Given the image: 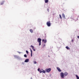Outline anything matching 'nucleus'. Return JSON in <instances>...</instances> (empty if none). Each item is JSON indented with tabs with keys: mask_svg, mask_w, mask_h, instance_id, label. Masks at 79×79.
Returning <instances> with one entry per match:
<instances>
[{
	"mask_svg": "<svg viewBox=\"0 0 79 79\" xmlns=\"http://www.w3.org/2000/svg\"><path fill=\"white\" fill-rule=\"evenodd\" d=\"M45 73V70H44L43 69H41L40 70V73Z\"/></svg>",
	"mask_w": 79,
	"mask_h": 79,
	"instance_id": "obj_4",
	"label": "nucleus"
},
{
	"mask_svg": "<svg viewBox=\"0 0 79 79\" xmlns=\"http://www.w3.org/2000/svg\"><path fill=\"white\" fill-rule=\"evenodd\" d=\"M38 71H40V68H38Z\"/></svg>",
	"mask_w": 79,
	"mask_h": 79,
	"instance_id": "obj_23",
	"label": "nucleus"
},
{
	"mask_svg": "<svg viewBox=\"0 0 79 79\" xmlns=\"http://www.w3.org/2000/svg\"><path fill=\"white\" fill-rule=\"evenodd\" d=\"M34 64H36L37 62H36V61H34Z\"/></svg>",
	"mask_w": 79,
	"mask_h": 79,
	"instance_id": "obj_22",
	"label": "nucleus"
},
{
	"mask_svg": "<svg viewBox=\"0 0 79 79\" xmlns=\"http://www.w3.org/2000/svg\"><path fill=\"white\" fill-rule=\"evenodd\" d=\"M59 16L61 19H62V17H61V16L60 15H59Z\"/></svg>",
	"mask_w": 79,
	"mask_h": 79,
	"instance_id": "obj_17",
	"label": "nucleus"
},
{
	"mask_svg": "<svg viewBox=\"0 0 79 79\" xmlns=\"http://www.w3.org/2000/svg\"><path fill=\"white\" fill-rule=\"evenodd\" d=\"M42 42H44V43L45 44L46 43H47V40H45L44 39H43L42 40Z\"/></svg>",
	"mask_w": 79,
	"mask_h": 79,
	"instance_id": "obj_8",
	"label": "nucleus"
},
{
	"mask_svg": "<svg viewBox=\"0 0 79 79\" xmlns=\"http://www.w3.org/2000/svg\"><path fill=\"white\" fill-rule=\"evenodd\" d=\"M60 76L62 78H64L65 76H68V73L65 72L64 73L63 72L60 73Z\"/></svg>",
	"mask_w": 79,
	"mask_h": 79,
	"instance_id": "obj_1",
	"label": "nucleus"
},
{
	"mask_svg": "<svg viewBox=\"0 0 79 79\" xmlns=\"http://www.w3.org/2000/svg\"><path fill=\"white\" fill-rule=\"evenodd\" d=\"M56 69H57V70H58V71H59V72H61V69H60V68L57 67Z\"/></svg>",
	"mask_w": 79,
	"mask_h": 79,
	"instance_id": "obj_6",
	"label": "nucleus"
},
{
	"mask_svg": "<svg viewBox=\"0 0 79 79\" xmlns=\"http://www.w3.org/2000/svg\"><path fill=\"white\" fill-rule=\"evenodd\" d=\"M47 10V11H49V9H48Z\"/></svg>",
	"mask_w": 79,
	"mask_h": 79,
	"instance_id": "obj_25",
	"label": "nucleus"
},
{
	"mask_svg": "<svg viewBox=\"0 0 79 79\" xmlns=\"http://www.w3.org/2000/svg\"><path fill=\"white\" fill-rule=\"evenodd\" d=\"M39 46H40V45H41V42H39Z\"/></svg>",
	"mask_w": 79,
	"mask_h": 79,
	"instance_id": "obj_20",
	"label": "nucleus"
},
{
	"mask_svg": "<svg viewBox=\"0 0 79 79\" xmlns=\"http://www.w3.org/2000/svg\"><path fill=\"white\" fill-rule=\"evenodd\" d=\"M66 48L67 49V50H70V48H69L68 46L66 47Z\"/></svg>",
	"mask_w": 79,
	"mask_h": 79,
	"instance_id": "obj_12",
	"label": "nucleus"
},
{
	"mask_svg": "<svg viewBox=\"0 0 79 79\" xmlns=\"http://www.w3.org/2000/svg\"><path fill=\"white\" fill-rule=\"evenodd\" d=\"M24 56L25 57H27V55H26V54H25L24 55Z\"/></svg>",
	"mask_w": 79,
	"mask_h": 79,
	"instance_id": "obj_19",
	"label": "nucleus"
},
{
	"mask_svg": "<svg viewBox=\"0 0 79 79\" xmlns=\"http://www.w3.org/2000/svg\"><path fill=\"white\" fill-rule=\"evenodd\" d=\"M29 60L28 59H26V60H25L24 62H25V63H27V62H29Z\"/></svg>",
	"mask_w": 79,
	"mask_h": 79,
	"instance_id": "obj_7",
	"label": "nucleus"
},
{
	"mask_svg": "<svg viewBox=\"0 0 79 79\" xmlns=\"http://www.w3.org/2000/svg\"><path fill=\"white\" fill-rule=\"evenodd\" d=\"M76 76L77 79H79V77L78 76H77V75H76Z\"/></svg>",
	"mask_w": 79,
	"mask_h": 79,
	"instance_id": "obj_13",
	"label": "nucleus"
},
{
	"mask_svg": "<svg viewBox=\"0 0 79 79\" xmlns=\"http://www.w3.org/2000/svg\"><path fill=\"white\" fill-rule=\"evenodd\" d=\"M30 50L31 52V56H32V49H30Z\"/></svg>",
	"mask_w": 79,
	"mask_h": 79,
	"instance_id": "obj_10",
	"label": "nucleus"
},
{
	"mask_svg": "<svg viewBox=\"0 0 79 79\" xmlns=\"http://www.w3.org/2000/svg\"><path fill=\"white\" fill-rule=\"evenodd\" d=\"M62 18H65V15H64V13H63L62 14Z\"/></svg>",
	"mask_w": 79,
	"mask_h": 79,
	"instance_id": "obj_9",
	"label": "nucleus"
},
{
	"mask_svg": "<svg viewBox=\"0 0 79 79\" xmlns=\"http://www.w3.org/2000/svg\"><path fill=\"white\" fill-rule=\"evenodd\" d=\"M26 52L27 53V54H28V53H29V52H28V51H26Z\"/></svg>",
	"mask_w": 79,
	"mask_h": 79,
	"instance_id": "obj_21",
	"label": "nucleus"
},
{
	"mask_svg": "<svg viewBox=\"0 0 79 79\" xmlns=\"http://www.w3.org/2000/svg\"><path fill=\"white\" fill-rule=\"evenodd\" d=\"M30 31L31 32V33H32L33 32V30L32 29H30Z\"/></svg>",
	"mask_w": 79,
	"mask_h": 79,
	"instance_id": "obj_11",
	"label": "nucleus"
},
{
	"mask_svg": "<svg viewBox=\"0 0 79 79\" xmlns=\"http://www.w3.org/2000/svg\"><path fill=\"white\" fill-rule=\"evenodd\" d=\"M51 68L46 69L45 70V71H46V72H47V73H50L51 71Z\"/></svg>",
	"mask_w": 79,
	"mask_h": 79,
	"instance_id": "obj_2",
	"label": "nucleus"
},
{
	"mask_svg": "<svg viewBox=\"0 0 79 79\" xmlns=\"http://www.w3.org/2000/svg\"><path fill=\"white\" fill-rule=\"evenodd\" d=\"M31 48H32V50H34V46H33L31 45Z\"/></svg>",
	"mask_w": 79,
	"mask_h": 79,
	"instance_id": "obj_15",
	"label": "nucleus"
},
{
	"mask_svg": "<svg viewBox=\"0 0 79 79\" xmlns=\"http://www.w3.org/2000/svg\"><path fill=\"white\" fill-rule=\"evenodd\" d=\"M46 24L48 27H50L51 26V23H50V21H49L47 22L46 23Z\"/></svg>",
	"mask_w": 79,
	"mask_h": 79,
	"instance_id": "obj_3",
	"label": "nucleus"
},
{
	"mask_svg": "<svg viewBox=\"0 0 79 79\" xmlns=\"http://www.w3.org/2000/svg\"><path fill=\"white\" fill-rule=\"evenodd\" d=\"M45 3H48V0H45Z\"/></svg>",
	"mask_w": 79,
	"mask_h": 79,
	"instance_id": "obj_14",
	"label": "nucleus"
},
{
	"mask_svg": "<svg viewBox=\"0 0 79 79\" xmlns=\"http://www.w3.org/2000/svg\"><path fill=\"white\" fill-rule=\"evenodd\" d=\"M4 3V2L3 1H2L1 2V4L3 5Z\"/></svg>",
	"mask_w": 79,
	"mask_h": 79,
	"instance_id": "obj_16",
	"label": "nucleus"
},
{
	"mask_svg": "<svg viewBox=\"0 0 79 79\" xmlns=\"http://www.w3.org/2000/svg\"><path fill=\"white\" fill-rule=\"evenodd\" d=\"M33 51H35V49H33Z\"/></svg>",
	"mask_w": 79,
	"mask_h": 79,
	"instance_id": "obj_24",
	"label": "nucleus"
},
{
	"mask_svg": "<svg viewBox=\"0 0 79 79\" xmlns=\"http://www.w3.org/2000/svg\"><path fill=\"white\" fill-rule=\"evenodd\" d=\"M72 11L73 12H74V11H76V10H75V9H72Z\"/></svg>",
	"mask_w": 79,
	"mask_h": 79,
	"instance_id": "obj_18",
	"label": "nucleus"
},
{
	"mask_svg": "<svg viewBox=\"0 0 79 79\" xmlns=\"http://www.w3.org/2000/svg\"><path fill=\"white\" fill-rule=\"evenodd\" d=\"M72 42H73V40H72Z\"/></svg>",
	"mask_w": 79,
	"mask_h": 79,
	"instance_id": "obj_27",
	"label": "nucleus"
},
{
	"mask_svg": "<svg viewBox=\"0 0 79 79\" xmlns=\"http://www.w3.org/2000/svg\"><path fill=\"white\" fill-rule=\"evenodd\" d=\"M42 41V39L40 38H38L37 39V42H40Z\"/></svg>",
	"mask_w": 79,
	"mask_h": 79,
	"instance_id": "obj_5",
	"label": "nucleus"
},
{
	"mask_svg": "<svg viewBox=\"0 0 79 79\" xmlns=\"http://www.w3.org/2000/svg\"><path fill=\"white\" fill-rule=\"evenodd\" d=\"M77 37L78 39H79V36H78Z\"/></svg>",
	"mask_w": 79,
	"mask_h": 79,
	"instance_id": "obj_26",
	"label": "nucleus"
}]
</instances>
